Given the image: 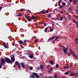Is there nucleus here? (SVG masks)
Wrapping results in <instances>:
<instances>
[{
	"instance_id": "nucleus-39",
	"label": "nucleus",
	"mask_w": 78,
	"mask_h": 78,
	"mask_svg": "<svg viewBox=\"0 0 78 78\" xmlns=\"http://www.w3.org/2000/svg\"><path fill=\"white\" fill-rule=\"evenodd\" d=\"M68 73H69V72H66L65 73V75H67V74H68Z\"/></svg>"
},
{
	"instance_id": "nucleus-1",
	"label": "nucleus",
	"mask_w": 78,
	"mask_h": 78,
	"mask_svg": "<svg viewBox=\"0 0 78 78\" xmlns=\"http://www.w3.org/2000/svg\"><path fill=\"white\" fill-rule=\"evenodd\" d=\"M68 48H66V47H65L64 46H62L61 48V50H62V51H63V53L66 55H67V53H68Z\"/></svg>"
},
{
	"instance_id": "nucleus-4",
	"label": "nucleus",
	"mask_w": 78,
	"mask_h": 78,
	"mask_svg": "<svg viewBox=\"0 0 78 78\" xmlns=\"http://www.w3.org/2000/svg\"><path fill=\"white\" fill-rule=\"evenodd\" d=\"M25 17H26V19H27L28 21L29 22H31L32 20V19L31 18V17L30 16H28L27 15H26L25 16Z\"/></svg>"
},
{
	"instance_id": "nucleus-64",
	"label": "nucleus",
	"mask_w": 78,
	"mask_h": 78,
	"mask_svg": "<svg viewBox=\"0 0 78 78\" xmlns=\"http://www.w3.org/2000/svg\"><path fill=\"white\" fill-rule=\"evenodd\" d=\"M46 78H48V77H46Z\"/></svg>"
},
{
	"instance_id": "nucleus-38",
	"label": "nucleus",
	"mask_w": 78,
	"mask_h": 78,
	"mask_svg": "<svg viewBox=\"0 0 78 78\" xmlns=\"http://www.w3.org/2000/svg\"><path fill=\"white\" fill-rule=\"evenodd\" d=\"M72 10V8H69V11H71Z\"/></svg>"
},
{
	"instance_id": "nucleus-7",
	"label": "nucleus",
	"mask_w": 78,
	"mask_h": 78,
	"mask_svg": "<svg viewBox=\"0 0 78 78\" xmlns=\"http://www.w3.org/2000/svg\"><path fill=\"white\" fill-rule=\"evenodd\" d=\"M1 63L3 65L4 64H5V60L4 59V58H2L1 59Z\"/></svg>"
},
{
	"instance_id": "nucleus-3",
	"label": "nucleus",
	"mask_w": 78,
	"mask_h": 78,
	"mask_svg": "<svg viewBox=\"0 0 78 78\" xmlns=\"http://www.w3.org/2000/svg\"><path fill=\"white\" fill-rule=\"evenodd\" d=\"M5 61H6L7 63H8L9 64H12V62L11 61V60H10L9 58L7 57H5Z\"/></svg>"
},
{
	"instance_id": "nucleus-49",
	"label": "nucleus",
	"mask_w": 78,
	"mask_h": 78,
	"mask_svg": "<svg viewBox=\"0 0 78 78\" xmlns=\"http://www.w3.org/2000/svg\"><path fill=\"white\" fill-rule=\"evenodd\" d=\"M12 45H13V46H14V45H15V43H14V44H12Z\"/></svg>"
},
{
	"instance_id": "nucleus-8",
	"label": "nucleus",
	"mask_w": 78,
	"mask_h": 78,
	"mask_svg": "<svg viewBox=\"0 0 78 78\" xmlns=\"http://www.w3.org/2000/svg\"><path fill=\"white\" fill-rule=\"evenodd\" d=\"M48 13V10H46V11H41V14H45V13Z\"/></svg>"
},
{
	"instance_id": "nucleus-20",
	"label": "nucleus",
	"mask_w": 78,
	"mask_h": 78,
	"mask_svg": "<svg viewBox=\"0 0 78 78\" xmlns=\"http://www.w3.org/2000/svg\"><path fill=\"white\" fill-rule=\"evenodd\" d=\"M77 41H78V38H77L75 39V42L76 44H78V43H77Z\"/></svg>"
},
{
	"instance_id": "nucleus-37",
	"label": "nucleus",
	"mask_w": 78,
	"mask_h": 78,
	"mask_svg": "<svg viewBox=\"0 0 78 78\" xmlns=\"http://www.w3.org/2000/svg\"><path fill=\"white\" fill-rule=\"evenodd\" d=\"M50 66L48 65L46 66V68L48 69V68H49V67Z\"/></svg>"
},
{
	"instance_id": "nucleus-44",
	"label": "nucleus",
	"mask_w": 78,
	"mask_h": 78,
	"mask_svg": "<svg viewBox=\"0 0 78 78\" xmlns=\"http://www.w3.org/2000/svg\"><path fill=\"white\" fill-rule=\"evenodd\" d=\"M58 18H54V20H58Z\"/></svg>"
},
{
	"instance_id": "nucleus-9",
	"label": "nucleus",
	"mask_w": 78,
	"mask_h": 78,
	"mask_svg": "<svg viewBox=\"0 0 78 78\" xmlns=\"http://www.w3.org/2000/svg\"><path fill=\"white\" fill-rule=\"evenodd\" d=\"M21 67L23 68V69H24L25 67V64H24V62H21Z\"/></svg>"
},
{
	"instance_id": "nucleus-17",
	"label": "nucleus",
	"mask_w": 78,
	"mask_h": 78,
	"mask_svg": "<svg viewBox=\"0 0 78 78\" xmlns=\"http://www.w3.org/2000/svg\"><path fill=\"white\" fill-rule=\"evenodd\" d=\"M44 66L42 65H40V68L41 70H43V69H44Z\"/></svg>"
},
{
	"instance_id": "nucleus-30",
	"label": "nucleus",
	"mask_w": 78,
	"mask_h": 78,
	"mask_svg": "<svg viewBox=\"0 0 78 78\" xmlns=\"http://www.w3.org/2000/svg\"><path fill=\"white\" fill-rule=\"evenodd\" d=\"M30 70H32L33 69V67L31 66L29 68Z\"/></svg>"
},
{
	"instance_id": "nucleus-35",
	"label": "nucleus",
	"mask_w": 78,
	"mask_h": 78,
	"mask_svg": "<svg viewBox=\"0 0 78 78\" xmlns=\"http://www.w3.org/2000/svg\"><path fill=\"white\" fill-rule=\"evenodd\" d=\"M60 6V7H59V8L61 9V8H62L63 7V6L61 5H60V6Z\"/></svg>"
},
{
	"instance_id": "nucleus-13",
	"label": "nucleus",
	"mask_w": 78,
	"mask_h": 78,
	"mask_svg": "<svg viewBox=\"0 0 78 78\" xmlns=\"http://www.w3.org/2000/svg\"><path fill=\"white\" fill-rule=\"evenodd\" d=\"M36 18V16H34V15H32L31 16V19H32H32H33V20H35Z\"/></svg>"
},
{
	"instance_id": "nucleus-11",
	"label": "nucleus",
	"mask_w": 78,
	"mask_h": 78,
	"mask_svg": "<svg viewBox=\"0 0 78 78\" xmlns=\"http://www.w3.org/2000/svg\"><path fill=\"white\" fill-rule=\"evenodd\" d=\"M78 2V0H73V3L75 5H76V2Z\"/></svg>"
},
{
	"instance_id": "nucleus-32",
	"label": "nucleus",
	"mask_w": 78,
	"mask_h": 78,
	"mask_svg": "<svg viewBox=\"0 0 78 78\" xmlns=\"http://www.w3.org/2000/svg\"><path fill=\"white\" fill-rule=\"evenodd\" d=\"M53 31V29H51V27H50V32H51V31Z\"/></svg>"
},
{
	"instance_id": "nucleus-2",
	"label": "nucleus",
	"mask_w": 78,
	"mask_h": 78,
	"mask_svg": "<svg viewBox=\"0 0 78 78\" xmlns=\"http://www.w3.org/2000/svg\"><path fill=\"white\" fill-rule=\"evenodd\" d=\"M32 74L33 75H30V76L31 78H36L34 76L37 78H39V76L37 74V73H33Z\"/></svg>"
},
{
	"instance_id": "nucleus-34",
	"label": "nucleus",
	"mask_w": 78,
	"mask_h": 78,
	"mask_svg": "<svg viewBox=\"0 0 78 78\" xmlns=\"http://www.w3.org/2000/svg\"><path fill=\"white\" fill-rule=\"evenodd\" d=\"M19 16H22V15H16V17H19Z\"/></svg>"
},
{
	"instance_id": "nucleus-41",
	"label": "nucleus",
	"mask_w": 78,
	"mask_h": 78,
	"mask_svg": "<svg viewBox=\"0 0 78 78\" xmlns=\"http://www.w3.org/2000/svg\"><path fill=\"white\" fill-rule=\"evenodd\" d=\"M37 41H38V40L37 39H35V43H36V42H37Z\"/></svg>"
},
{
	"instance_id": "nucleus-52",
	"label": "nucleus",
	"mask_w": 78,
	"mask_h": 78,
	"mask_svg": "<svg viewBox=\"0 0 78 78\" xmlns=\"http://www.w3.org/2000/svg\"><path fill=\"white\" fill-rule=\"evenodd\" d=\"M49 78H54L53 77H51V76H50L49 77Z\"/></svg>"
},
{
	"instance_id": "nucleus-19",
	"label": "nucleus",
	"mask_w": 78,
	"mask_h": 78,
	"mask_svg": "<svg viewBox=\"0 0 78 78\" xmlns=\"http://www.w3.org/2000/svg\"><path fill=\"white\" fill-rule=\"evenodd\" d=\"M3 45L5 48H7V46H6V45L5 44V43H3Z\"/></svg>"
},
{
	"instance_id": "nucleus-48",
	"label": "nucleus",
	"mask_w": 78,
	"mask_h": 78,
	"mask_svg": "<svg viewBox=\"0 0 78 78\" xmlns=\"http://www.w3.org/2000/svg\"><path fill=\"white\" fill-rule=\"evenodd\" d=\"M40 75L41 76H43L44 75V74H41Z\"/></svg>"
},
{
	"instance_id": "nucleus-6",
	"label": "nucleus",
	"mask_w": 78,
	"mask_h": 78,
	"mask_svg": "<svg viewBox=\"0 0 78 78\" xmlns=\"http://www.w3.org/2000/svg\"><path fill=\"white\" fill-rule=\"evenodd\" d=\"M69 76H76V73H74L73 72H71L70 73Z\"/></svg>"
},
{
	"instance_id": "nucleus-60",
	"label": "nucleus",
	"mask_w": 78,
	"mask_h": 78,
	"mask_svg": "<svg viewBox=\"0 0 78 78\" xmlns=\"http://www.w3.org/2000/svg\"><path fill=\"white\" fill-rule=\"evenodd\" d=\"M76 76H78V73H76Z\"/></svg>"
},
{
	"instance_id": "nucleus-50",
	"label": "nucleus",
	"mask_w": 78,
	"mask_h": 78,
	"mask_svg": "<svg viewBox=\"0 0 78 78\" xmlns=\"http://www.w3.org/2000/svg\"><path fill=\"white\" fill-rule=\"evenodd\" d=\"M2 9V7H0V11H1Z\"/></svg>"
},
{
	"instance_id": "nucleus-29",
	"label": "nucleus",
	"mask_w": 78,
	"mask_h": 78,
	"mask_svg": "<svg viewBox=\"0 0 78 78\" xmlns=\"http://www.w3.org/2000/svg\"><path fill=\"white\" fill-rule=\"evenodd\" d=\"M2 65L3 66V64H2L1 63H0V69H2Z\"/></svg>"
},
{
	"instance_id": "nucleus-55",
	"label": "nucleus",
	"mask_w": 78,
	"mask_h": 78,
	"mask_svg": "<svg viewBox=\"0 0 78 78\" xmlns=\"http://www.w3.org/2000/svg\"><path fill=\"white\" fill-rule=\"evenodd\" d=\"M55 41V40H54V41H52L51 42H54Z\"/></svg>"
},
{
	"instance_id": "nucleus-53",
	"label": "nucleus",
	"mask_w": 78,
	"mask_h": 78,
	"mask_svg": "<svg viewBox=\"0 0 78 78\" xmlns=\"http://www.w3.org/2000/svg\"><path fill=\"white\" fill-rule=\"evenodd\" d=\"M51 38H50L48 39V40L49 41V40H50V41H51Z\"/></svg>"
},
{
	"instance_id": "nucleus-47",
	"label": "nucleus",
	"mask_w": 78,
	"mask_h": 78,
	"mask_svg": "<svg viewBox=\"0 0 78 78\" xmlns=\"http://www.w3.org/2000/svg\"><path fill=\"white\" fill-rule=\"evenodd\" d=\"M44 27H45V26H47V24L46 23H44Z\"/></svg>"
},
{
	"instance_id": "nucleus-31",
	"label": "nucleus",
	"mask_w": 78,
	"mask_h": 78,
	"mask_svg": "<svg viewBox=\"0 0 78 78\" xmlns=\"http://www.w3.org/2000/svg\"><path fill=\"white\" fill-rule=\"evenodd\" d=\"M48 27H46L45 30H44V31H45V32H47V30H48Z\"/></svg>"
},
{
	"instance_id": "nucleus-10",
	"label": "nucleus",
	"mask_w": 78,
	"mask_h": 78,
	"mask_svg": "<svg viewBox=\"0 0 78 78\" xmlns=\"http://www.w3.org/2000/svg\"><path fill=\"white\" fill-rule=\"evenodd\" d=\"M34 57V55H33V54H31L29 55V58H30L32 59V58H33Z\"/></svg>"
},
{
	"instance_id": "nucleus-62",
	"label": "nucleus",
	"mask_w": 78,
	"mask_h": 78,
	"mask_svg": "<svg viewBox=\"0 0 78 78\" xmlns=\"http://www.w3.org/2000/svg\"><path fill=\"white\" fill-rule=\"evenodd\" d=\"M12 56H14V55H12Z\"/></svg>"
},
{
	"instance_id": "nucleus-14",
	"label": "nucleus",
	"mask_w": 78,
	"mask_h": 78,
	"mask_svg": "<svg viewBox=\"0 0 78 78\" xmlns=\"http://www.w3.org/2000/svg\"><path fill=\"white\" fill-rule=\"evenodd\" d=\"M51 23L52 24V27L53 28H54V27H55V24L54 23V21H52L51 22Z\"/></svg>"
},
{
	"instance_id": "nucleus-21",
	"label": "nucleus",
	"mask_w": 78,
	"mask_h": 78,
	"mask_svg": "<svg viewBox=\"0 0 78 78\" xmlns=\"http://www.w3.org/2000/svg\"><path fill=\"white\" fill-rule=\"evenodd\" d=\"M52 70H53V68L51 67V68H50L48 70V71L49 72H50L51 71H52Z\"/></svg>"
},
{
	"instance_id": "nucleus-61",
	"label": "nucleus",
	"mask_w": 78,
	"mask_h": 78,
	"mask_svg": "<svg viewBox=\"0 0 78 78\" xmlns=\"http://www.w3.org/2000/svg\"><path fill=\"white\" fill-rule=\"evenodd\" d=\"M68 72H69V73H70V71H69Z\"/></svg>"
},
{
	"instance_id": "nucleus-27",
	"label": "nucleus",
	"mask_w": 78,
	"mask_h": 78,
	"mask_svg": "<svg viewBox=\"0 0 78 78\" xmlns=\"http://www.w3.org/2000/svg\"><path fill=\"white\" fill-rule=\"evenodd\" d=\"M72 20L73 22H74V23H76V22L77 21H76V20H74L73 19H72Z\"/></svg>"
},
{
	"instance_id": "nucleus-40",
	"label": "nucleus",
	"mask_w": 78,
	"mask_h": 78,
	"mask_svg": "<svg viewBox=\"0 0 78 78\" xmlns=\"http://www.w3.org/2000/svg\"><path fill=\"white\" fill-rule=\"evenodd\" d=\"M63 6H66V3L64 2H63Z\"/></svg>"
},
{
	"instance_id": "nucleus-43",
	"label": "nucleus",
	"mask_w": 78,
	"mask_h": 78,
	"mask_svg": "<svg viewBox=\"0 0 78 78\" xmlns=\"http://www.w3.org/2000/svg\"><path fill=\"white\" fill-rule=\"evenodd\" d=\"M64 20H66V16H64Z\"/></svg>"
},
{
	"instance_id": "nucleus-46",
	"label": "nucleus",
	"mask_w": 78,
	"mask_h": 78,
	"mask_svg": "<svg viewBox=\"0 0 78 78\" xmlns=\"http://www.w3.org/2000/svg\"><path fill=\"white\" fill-rule=\"evenodd\" d=\"M24 9H21L20 10V11H23V10H24Z\"/></svg>"
},
{
	"instance_id": "nucleus-15",
	"label": "nucleus",
	"mask_w": 78,
	"mask_h": 78,
	"mask_svg": "<svg viewBox=\"0 0 78 78\" xmlns=\"http://www.w3.org/2000/svg\"><path fill=\"white\" fill-rule=\"evenodd\" d=\"M11 60L13 62H14V61H15V58H14V57H12V58H11Z\"/></svg>"
},
{
	"instance_id": "nucleus-23",
	"label": "nucleus",
	"mask_w": 78,
	"mask_h": 78,
	"mask_svg": "<svg viewBox=\"0 0 78 78\" xmlns=\"http://www.w3.org/2000/svg\"><path fill=\"white\" fill-rule=\"evenodd\" d=\"M74 19H78V16L74 15Z\"/></svg>"
},
{
	"instance_id": "nucleus-57",
	"label": "nucleus",
	"mask_w": 78,
	"mask_h": 78,
	"mask_svg": "<svg viewBox=\"0 0 78 78\" xmlns=\"http://www.w3.org/2000/svg\"><path fill=\"white\" fill-rule=\"evenodd\" d=\"M55 12V10L53 11V12Z\"/></svg>"
},
{
	"instance_id": "nucleus-42",
	"label": "nucleus",
	"mask_w": 78,
	"mask_h": 78,
	"mask_svg": "<svg viewBox=\"0 0 78 78\" xmlns=\"http://www.w3.org/2000/svg\"><path fill=\"white\" fill-rule=\"evenodd\" d=\"M40 69V67L39 66H38L37 68V70H39V69Z\"/></svg>"
},
{
	"instance_id": "nucleus-51",
	"label": "nucleus",
	"mask_w": 78,
	"mask_h": 78,
	"mask_svg": "<svg viewBox=\"0 0 78 78\" xmlns=\"http://www.w3.org/2000/svg\"><path fill=\"white\" fill-rule=\"evenodd\" d=\"M27 40H25L24 41V42H27Z\"/></svg>"
},
{
	"instance_id": "nucleus-12",
	"label": "nucleus",
	"mask_w": 78,
	"mask_h": 78,
	"mask_svg": "<svg viewBox=\"0 0 78 78\" xmlns=\"http://www.w3.org/2000/svg\"><path fill=\"white\" fill-rule=\"evenodd\" d=\"M72 55H73V56L74 58H78V57L77 56H76V55L75 54V53H72Z\"/></svg>"
},
{
	"instance_id": "nucleus-58",
	"label": "nucleus",
	"mask_w": 78,
	"mask_h": 78,
	"mask_svg": "<svg viewBox=\"0 0 78 78\" xmlns=\"http://www.w3.org/2000/svg\"><path fill=\"white\" fill-rule=\"evenodd\" d=\"M66 69H69V67L67 66L66 67Z\"/></svg>"
},
{
	"instance_id": "nucleus-54",
	"label": "nucleus",
	"mask_w": 78,
	"mask_h": 78,
	"mask_svg": "<svg viewBox=\"0 0 78 78\" xmlns=\"http://www.w3.org/2000/svg\"><path fill=\"white\" fill-rule=\"evenodd\" d=\"M73 1V0H69V2H72V1Z\"/></svg>"
},
{
	"instance_id": "nucleus-63",
	"label": "nucleus",
	"mask_w": 78,
	"mask_h": 78,
	"mask_svg": "<svg viewBox=\"0 0 78 78\" xmlns=\"http://www.w3.org/2000/svg\"><path fill=\"white\" fill-rule=\"evenodd\" d=\"M77 76V77H78V75Z\"/></svg>"
},
{
	"instance_id": "nucleus-36",
	"label": "nucleus",
	"mask_w": 78,
	"mask_h": 78,
	"mask_svg": "<svg viewBox=\"0 0 78 78\" xmlns=\"http://www.w3.org/2000/svg\"><path fill=\"white\" fill-rule=\"evenodd\" d=\"M63 19V17H62L60 18V20H62Z\"/></svg>"
},
{
	"instance_id": "nucleus-24",
	"label": "nucleus",
	"mask_w": 78,
	"mask_h": 78,
	"mask_svg": "<svg viewBox=\"0 0 78 78\" xmlns=\"http://www.w3.org/2000/svg\"><path fill=\"white\" fill-rule=\"evenodd\" d=\"M52 37V38L51 39V41H52V40H53V39H55V38H56V36H54L53 37Z\"/></svg>"
},
{
	"instance_id": "nucleus-26",
	"label": "nucleus",
	"mask_w": 78,
	"mask_h": 78,
	"mask_svg": "<svg viewBox=\"0 0 78 78\" xmlns=\"http://www.w3.org/2000/svg\"><path fill=\"white\" fill-rule=\"evenodd\" d=\"M57 76H58V74H57V73H55L54 75V77L55 78H57Z\"/></svg>"
},
{
	"instance_id": "nucleus-28",
	"label": "nucleus",
	"mask_w": 78,
	"mask_h": 78,
	"mask_svg": "<svg viewBox=\"0 0 78 78\" xmlns=\"http://www.w3.org/2000/svg\"><path fill=\"white\" fill-rule=\"evenodd\" d=\"M19 42L20 44H23V41H22V40L20 41Z\"/></svg>"
},
{
	"instance_id": "nucleus-22",
	"label": "nucleus",
	"mask_w": 78,
	"mask_h": 78,
	"mask_svg": "<svg viewBox=\"0 0 78 78\" xmlns=\"http://www.w3.org/2000/svg\"><path fill=\"white\" fill-rule=\"evenodd\" d=\"M50 62L51 64L52 65H53L54 63V62L53 61H52V60L50 61Z\"/></svg>"
},
{
	"instance_id": "nucleus-56",
	"label": "nucleus",
	"mask_w": 78,
	"mask_h": 78,
	"mask_svg": "<svg viewBox=\"0 0 78 78\" xmlns=\"http://www.w3.org/2000/svg\"><path fill=\"white\" fill-rule=\"evenodd\" d=\"M54 10L55 11H58V10H57V9H54Z\"/></svg>"
},
{
	"instance_id": "nucleus-45",
	"label": "nucleus",
	"mask_w": 78,
	"mask_h": 78,
	"mask_svg": "<svg viewBox=\"0 0 78 78\" xmlns=\"http://www.w3.org/2000/svg\"><path fill=\"white\" fill-rule=\"evenodd\" d=\"M58 38H59L58 37H56V39H55V41H56V40H57V39H58Z\"/></svg>"
},
{
	"instance_id": "nucleus-16",
	"label": "nucleus",
	"mask_w": 78,
	"mask_h": 78,
	"mask_svg": "<svg viewBox=\"0 0 78 78\" xmlns=\"http://www.w3.org/2000/svg\"><path fill=\"white\" fill-rule=\"evenodd\" d=\"M61 2H62V0H59L58 2V6H61Z\"/></svg>"
},
{
	"instance_id": "nucleus-25",
	"label": "nucleus",
	"mask_w": 78,
	"mask_h": 78,
	"mask_svg": "<svg viewBox=\"0 0 78 78\" xmlns=\"http://www.w3.org/2000/svg\"><path fill=\"white\" fill-rule=\"evenodd\" d=\"M69 51L72 54V53H73V51H72V50L71 49H69Z\"/></svg>"
},
{
	"instance_id": "nucleus-5",
	"label": "nucleus",
	"mask_w": 78,
	"mask_h": 78,
	"mask_svg": "<svg viewBox=\"0 0 78 78\" xmlns=\"http://www.w3.org/2000/svg\"><path fill=\"white\" fill-rule=\"evenodd\" d=\"M15 64L16 66H18V67L19 69H20V68H21V66H20V64L19 63L18 61H16L15 63Z\"/></svg>"
},
{
	"instance_id": "nucleus-59",
	"label": "nucleus",
	"mask_w": 78,
	"mask_h": 78,
	"mask_svg": "<svg viewBox=\"0 0 78 78\" xmlns=\"http://www.w3.org/2000/svg\"><path fill=\"white\" fill-rule=\"evenodd\" d=\"M63 67L64 68H65V69H66V66H63Z\"/></svg>"
},
{
	"instance_id": "nucleus-33",
	"label": "nucleus",
	"mask_w": 78,
	"mask_h": 78,
	"mask_svg": "<svg viewBox=\"0 0 78 78\" xmlns=\"http://www.w3.org/2000/svg\"><path fill=\"white\" fill-rule=\"evenodd\" d=\"M58 67H59V65L58 64H57L56 66V68H58Z\"/></svg>"
},
{
	"instance_id": "nucleus-18",
	"label": "nucleus",
	"mask_w": 78,
	"mask_h": 78,
	"mask_svg": "<svg viewBox=\"0 0 78 78\" xmlns=\"http://www.w3.org/2000/svg\"><path fill=\"white\" fill-rule=\"evenodd\" d=\"M52 15L50 13H49L48 16V17H49V18H50V17H51V16Z\"/></svg>"
}]
</instances>
